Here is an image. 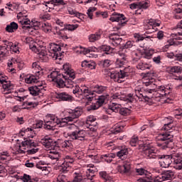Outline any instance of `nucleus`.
<instances>
[{
  "label": "nucleus",
  "instance_id": "f257e3e1",
  "mask_svg": "<svg viewBox=\"0 0 182 182\" xmlns=\"http://www.w3.org/2000/svg\"><path fill=\"white\" fill-rule=\"evenodd\" d=\"M171 93V87L163 85L158 86L153 80L143 81V86L135 87V96L139 102H149L150 99L158 97H167Z\"/></svg>",
  "mask_w": 182,
  "mask_h": 182
},
{
  "label": "nucleus",
  "instance_id": "f03ea898",
  "mask_svg": "<svg viewBox=\"0 0 182 182\" xmlns=\"http://www.w3.org/2000/svg\"><path fill=\"white\" fill-rule=\"evenodd\" d=\"M63 77L65 80V87L68 89H73V93L76 97H80V96H86V99L88 102H92L95 97L93 93L89 89V87L86 85L79 86L75 84L73 79L76 78V73L75 70L72 69V66L70 63H65L63 65Z\"/></svg>",
  "mask_w": 182,
  "mask_h": 182
},
{
  "label": "nucleus",
  "instance_id": "7ed1b4c3",
  "mask_svg": "<svg viewBox=\"0 0 182 182\" xmlns=\"http://www.w3.org/2000/svg\"><path fill=\"white\" fill-rule=\"evenodd\" d=\"M82 109L77 107L75 109H71L68 112V115L64 118L59 119L55 114H47L44 118L43 128L46 130H54L56 126L58 127H65L68 126V122H77V119H79L82 116Z\"/></svg>",
  "mask_w": 182,
  "mask_h": 182
},
{
  "label": "nucleus",
  "instance_id": "20e7f679",
  "mask_svg": "<svg viewBox=\"0 0 182 182\" xmlns=\"http://www.w3.org/2000/svg\"><path fill=\"white\" fill-rule=\"evenodd\" d=\"M41 143L49 151L48 158L50 159L54 163H57L60 159V153L58 151L59 147L67 149V150H72L73 144L70 140L58 139L53 141L49 136H44Z\"/></svg>",
  "mask_w": 182,
  "mask_h": 182
},
{
  "label": "nucleus",
  "instance_id": "39448f33",
  "mask_svg": "<svg viewBox=\"0 0 182 182\" xmlns=\"http://www.w3.org/2000/svg\"><path fill=\"white\" fill-rule=\"evenodd\" d=\"M162 129L166 132L159 134L156 139L157 146L164 150L166 149H170L171 148V146H173V139L174 137V135H173V130H174L173 120L171 119L169 122L164 124Z\"/></svg>",
  "mask_w": 182,
  "mask_h": 182
},
{
  "label": "nucleus",
  "instance_id": "423d86ee",
  "mask_svg": "<svg viewBox=\"0 0 182 182\" xmlns=\"http://www.w3.org/2000/svg\"><path fill=\"white\" fill-rule=\"evenodd\" d=\"M6 46H0V60H4L9 55V50H8V46L10 47L11 50L14 53H19V49H21V44L18 42L14 43L8 41H4Z\"/></svg>",
  "mask_w": 182,
  "mask_h": 182
},
{
  "label": "nucleus",
  "instance_id": "0eeeda50",
  "mask_svg": "<svg viewBox=\"0 0 182 182\" xmlns=\"http://www.w3.org/2000/svg\"><path fill=\"white\" fill-rule=\"evenodd\" d=\"M38 143L35 142L33 139H27L23 141L21 143V145L18 146V153L25 154L27 153L28 155L29 154H35L39 151V149H38ZM26 149H31L25 151Z\"/></svg>",
  "mask_w": 182,
  "mask_h": 182
},
{
  "label": "nucleus",
  "instance_id": "6e6552de",
  "mask_svg": "<svg viewBox=\"0 0 182 182\" xmlns=\"http://www.w3.org/2000/svg\"><path fill=\"white\" fill-rule=\"evenodd\" d=\"M141 137L144 146L143 151L146 157H148V159H156L157 160H159L160 157L161 156H160V152L159 151V150L153 146H149L150 142L146 136Z\"/></svg>",
  "mask_w": 182,
  "mask_h": 182
},
{
  "label": "nucleus",
  "instance_id": "1a4fd4ad",
  "mask_svg": "<svg viewBox=\"0 0 182 182\" xmlns=\"http://www.w3.org/2000/svg\"><path fill=\"white\" fill-rule=\"evenodd\" d=\"M107 76L112 79L114 82L122 83V82H124V77H127V76H129V73L127 69L124 70H120L119 71L112 70L108 72Z\"/></svg>",
  "mask_w": 182,
  "mask_h": 182
},
{
  "label": "nucleus",
  "instance_id": "9d476101",
  "mask_svg": "<svg viewBox=\"0 0 182 182\" xmlns=\"http://www.w3.org/2000/svg\"><path fill=\"white\" fill-rule=\"evenodd\" d=\"M63 74L61 75L60 73L58 71H53L48 75V77L50 82H54L55 83L56 87L62 89L66 86L65 81L62 80V77H63Z\"/></svg>",
  "mask_w": 182,
  "mask_h": 182
},
{
  "label": "nucleus",
  "instance_id": "9b49d317",
  "mask_svg": "<svg viewBox=\"0 0 182 182\" xmlns=\"http://www.w3.org/2000/svg\"><path fill=\"white\" fill-rule=\"evenodd\" d=\"M61 49L60 45L55 43H50L48 46V57L50 56L53 59H55V60H57V59L60 60V59H62V53H60Z\"/></svg>",
  "mask_w": 182,
  "mask_h": 182
},
{
  "label": "nucleus",
  "instance_id": "f8f14e48",
  "mask_svg": "<svg viewBox=\"0 0 182 182\" xmlns=\"http://www.w3.org/2000/svg\"><path fill=\"white\" fill-rule=\"evenodd\" d=\"M107 100H109V95L99 96L97 101L87 107L88 112H90V110H97L99 107L103 106L104 103H107Z\"/></svg>",
  "mask_w": 182,
  "mask_h": 182
},
{
  "label": "nucleus",
  "instance_id": "ddd939ff",
  "mask_svg": "<svg viewBox=\"0 0 182 182\" xmlns=\"http://www.w3.org/2000/svg\"><path fill=\"white\" fill-rule=\"evenodd\" d=\"M68 136L71 140H79L80 141H83V140H85V137H86V131L77 128L76 130L68 133Z\"/></svg>",
  "mask_w": 182,
  "mask_h": 182
},
{
  "label": "nucleus",
  "instance_id": "4468645a",
  "mask_svg": "<svg viewBox=\"0 0 182 182\" xmlns=\"http://www.w3.org/2000/svg\"><path fill=\"white\" fill-rule=\"evenodd\" d=\"M30 49L35 53H37L38 58L43 62H48L49 60V55H48V51H46L45 48H41L36 47V46H33L32 47H30Z\"/></svg>",
  "mask_w": 182,
  "mask_h": 182
},
{
  "label": "nucleus",
  "instance_id": "2eb2a0df",
  "mask_svg": "<svg viewBox=\"0 0 182 182\" xmlns=\"http://www.w3.org/2000/svg\"><path fill=\"white\" fill-rule=\"evenodd\" d=\"M112 97V100H117V102H119V100H124V102H129V103H132L134 99H136L134 98L136 97V91H134V94H129L127 97L117 92L114 94Z\"/></svg>",
  "mask_w": 182,
  "mask_h": 182
},
{
  "label": "nucleus",
  "instance_id": "dca6fc26",
  "mask_svg": "<svg viewBox=\"0 0 182 182\" xmlns=\"http://www.w3.org/2000/svg\"><path fill=\"white\" fill-rule=\"evenodd\" d=\"M118 171H119L121 174L129 176L132 171V163H130V160L127 159L123 162L122 166H119Z\"/></svg>",
  "mask_w": 182,
  "mask_h": 182
},
{
  "label": "nucleus",
  "instance_id": "f3484780",
  "mask_svg": "<svg viewBox=\"0 0 182 182\" xmlns=\"http://www.w3.org/2000/svg\"><path fill=\"white\" fill-rule=\"evenodd\" d=\"M78 52H80V55H85L87 58H97V54L93 53L97 52V48L95 46L81 48Z\"/></svg>",
  "mask_w": 182,
  "mask_h": 182
},
{
  "label": "nucleus",
  "instance_id": "a211bd4d",
  "mask_svg": "<svg viewBox=\"0 0 182 182\" xmlns=\"http://www.w3.org/2000/svg\"><path fill=\"white\" fill-rule=\"evenodd\" d=\"M109 20L112 22H119V25H121V26H124L126 22H127L124 15L120 14L119 13H114L110 17Z\"/></svg>",
  "mask_w": 182,
  "mask_h": 182
},
{
  "label": "nucleus",
  "instance_id": "6ab92c4d",
  "mask_svg": "<svg viewBox=\"0 0 182 182\" xmlns=\"http://www.w3.org/2000/svg\"><path fill=\"white\" fill-rule=\"evenodd\" d=\"M8 77L2 74V72H0V84L2 85L3 89L4 90H12L14 89V85H11V81H7Z\"/></svg>",
  "mask_w": 182,
  "mask_h": 182
},
{
  "label": "nucleus",
  "instance_id": "aec40b11",
  "mask_svg": "<svg viewBox=\"0 0 182 182\" xmlns=\"http://www.w3.org/2000/svg\"><path fill=\"white\" fill-rule=\"evenodd\" d=\"M42 90H43L42 83H37L36 85L28 87L30 94H31L32 96H38V97L41 93H42Z\"/></svg>",
  "mask_w": 182,
  "mask_h": 182
},
{
  "label": "nucleus",
  "instance_id": "412c9836",
  "mask_svg": "<svg viewBox=\"0 0 182 182\" xmlns=\"http://www.w3.org/2000/svg\"><path fill=\"white\" fill-rule=\"evenodd\" d=\"M21 136H26L27 138L24 139V141L26 140H31V139H33L36 136V133L32 128H23L20 132Z\"/></svg>",
  "mask_w": 182,
  "mask_h": 182
},
{
  "label": "nucleus",
  "instance_id": "4be33fe9",
  "mask_svg": "<svg viewBox=\"0 0 182 182\" xmlns=\"http://www.w3.org/2000/svg\"><path fill=\"white\" fill-rule=\"evenodd\" d=\"M55 97L58 102H72V95L65 92L56 93Z\"/></svg>",
  "mask_w": 182,
  "mask_h": 182
},
{
  "label": "nucleus",
  "instance_id": "5701e85b",
  "mask_svg": "<svg viewBox=\"0 0 182 182\" xmlns=\"http://www.w3.org/2000/svg\"><path fill=\"white\" fill-rule=\"evenodd\" d=\"M102 35H103V31H102V29H99L97 32L88 36V41L91 43L97 42V41H100V39H102Z\"/></svg>",
  "mask_w": 182,
  "mask_h": 182
},
{
  "label": "nucleus",
  "instance_id": "b1692460",
  "mask_svg": "<svg viewBox=\"0 0 182 182\" xmlns=\"http://www.w3.org/2000/svg\"><path fill=\"white\" fill-rule=\"evenodd\" d=\"M73 182H82L85 180V174H83V171L75 170L73 171Z\"/></svg>",
  "mask_w": 182,
  "mask_h": 182
},
{
  "label": "nucleus",
  "instance_id": "393cba45",
  "mask_svg": "<svg viewBox=\"0 0 182 182\" xmlns=\"http://www.w3.org/2000/svg\"><path fill=\"white\" fill-rule=\"evenodd\" d=\"M33 73L37 76V77H42L43 75V70L41 65H39V63H33L32 64Z\"/></svg>",
  "mask_w": 182,
  "mask_h": 182
},
{
  "label": "nucleus",
  "instance_id": "a878e982",
  "mask_svg": "<svg viewBox=\"0 0 182 182\" xmlns=\"http://www.w3.org/2000/svg\"><path fill=\"white\" fill-rule=\"evenodd\" d=\"M135 171L137 176H145L146 178H148L149 180H153V175L143 168H136Z\"/></svg>",
  "mask_w": 182,
  "mask_h": 182
},
{
  "label": "nucleus",
  "instance_id": "bb28decb",
  "mask_svg": "<svg viewBox=\"0 0 182 182\" xmlns=\"http://www.w3.org/2000/svg\"><path fill=\"white\" fill-rule=\"evenodd\" d=\"M87 174H86V177L87 178H88V180H92V178H93V177H95V172L96 171V166H95V165L93 164H88L87 166Z\"/></svg>",
  "mask_w": 182,
  "mask_h": 182
},
{
  "label": "nucleus",
  "instance_id": "cd10ccee",
  "mask_svg": "<svg viewBox=\"0 0 182 182\" xmlns=\"http://www.w3.org/2000/svg\"><path fill=\"white\" fill-rule=\"evenodd\" d=\"M120 107H122L120 104L117 102H110V104L108 105L107 112L109 113V112H114V113H119Z\"/></svg>",
  "mask_w": 182,
  "mask_h": 182
},
{
  "label": "nucleus",
  "instance_id": "c85d7f7f",
  "mask_svg": "<svg viewBox=\"0 0 182 182\" xmlns=\"http://www.w3.org/2000/svg\"><path fill=\"white\" fill-rule=\"evenodd\" d=\"M161 23V21L159 20L150 18L146 23V26H148L146 29H154V28H157V26H160Z\"/></svg>",
  "mask_w": 182,
  "mask_h": 182
},
{
  "label": "nucleus",
  "instance_id": "c756f323",
  "mask_svg": "<svg viewBox=\"0 0 182 182\" xmlns=\"http://www.w3.org/2000/svg\"><path fill=\"white\" fill-rule=\"evenodd\" d=\"M129 154V149L126 146H121L119 151L117 152V156L121 160H124V156Z\"/></svg>",
  "mask_w": 182,
  "mask_h": 182
},
{
  "label": "nucleus",
  "instance_id": "7c9ffc66",
  "mask_svg": "<svg viewBox=\"0 0 182 182\" xmlns=\"http://www.w3.org/2000/svg\"><path fill=\"white\" fill-rule=\"evenodd\" d=\"M109 40L112 41V44L114 46H117L122 43V38H120L119 36L116 35V33L111 34L109 36Z\"/></svg>",
  "mask_w": 182,
  "mask_h": 182
},
{
  "label": "nucleus",
  "instance_id": "2f4dec72",
  "mask_svg": "<svg viewBox=\"0 0 182 182\" xmlns=\"http://www.w3.org/2000/svg\"><path fill=\"white\" fill-rule=\"evenodd\" d=\"M118 55L119 56V59L127 61L129 59V49L123 48L118 51Z\"/></svg>",
  "mask_w": 182,
  "mask_h": 182
},
{
  "label": "nucleus",
  "instance_id": "473e14b6",
  "mask_svg": "<svg viewBox=\"0 0 182 182\" xmlns=\"http://www.w3.org/2000/svg\"><path fill=\"white\" fill-rule=\"evenodd\" d=\"M100 49L105 52V55H109V56H114V53H113V48L109 46L103 45L100 47Z\"/></svg>",
  "mask_w": 182,
  "mask_h": 182
},
{
  "label": "nucleus",
  "instance_id": "72a5a7b5",
  "mask_svg": "<svg viewBox=\"0 0 182 182\" xmlns=\"http://www.w3.org/2000/svg\"><path fill=\"white\" fill-rule=\"evenodd\" d=\"M85 123L87 126H92V127H96V126H97V122H96V117H95L93 115L88 116Z\"/></svg>",
  "mask_w": 182,
  "mask_h": 182
},
{
  "label": "nucleus",
  "instance_id": "f704fd0d",
  "mask_svg": "<svg viewBox=\"0 0 182 182\" xmlns=\"http://www.w3.org/2000/svg\"><path fill=\"white\" fill-rule=\"evenodd\" d=\"M161 175L162 176V178H164V181H166L167 180H171L174 177V172L172 171H165Z\"/></svg>",
  "mask_w": 182,
  "mask_h": 182
},
{
  "label": "nucleus",
  "instance_id": "c9c22d12",
  "mask_svg": "<svg viewBox=\"0 0 182 182\" xmlns=\"http://www.w3.org/2000/svg\"><path fill=\"white\" fill-rule=\"evenodd\" d=\"M100 177L102 178L105 182H113V178L107 173V172L102 171L99 173Z\"/></svg>",
  "mask_w": 182,
  "mask_h": 182
},
{
  "label": "nucleus",
  "instance_id": "e433bc0d",
  "mask_svg": "<svg viewBox=\"0 0 182 182\" xmlns=\"http://www.w3.org/2000/svg\"><path fill=\"white\" fill-rule=\"evenodd\" d=\"M25 82L26 83L28 84H31V83H39V77H38V76H36V75H30V76H27L25 78Z\"/></svg>",
  "mask_w": 182,
  "mask_h": 182
},
{
  "label": "nucleus",
  "instance_id": "4c0bfd02",
  "mask_svg": "<svg viewBox=\"0 0 182 182\" xmlns=\"http://www.w3.org/2000/svg\"><path fill=\"white\" fill-rule=\"evenodd\" d=\"M18 28V23L13 21L9 25H7V26L6 27V31L7 32H9L10 33H12L15 32V31H16Z\"/></svg>",
  "mask_w": 182,
  "mask_h": 182
},
{
  "label": "nucleus",
  "instance_id": "58836bf2",
  "mask_svg": "<svg viewBox=\"0 0 182 182\" xmlns=\"http://www.w3.org/2000/svg\"><path fill=\"white\" fill-rule=\"evenodd\" d=\"M82 68H88V69H95L96 63L92 61L84 60L81 64Z\"/></svg>",
  "mask_w": 182,
  "mask_h": 182
},
{
  "label": "nucleus",
  "instance_id": "ea45409f",
  "mask_svg": "<svg viewBox=\"0 0 182 182\" xmlns=\"http://www.w3.org/2000/svg\"><path fill=\"white\" fill-rule=\"evenodd\" d=\"M115 157V154H107L102 155V159L104 161H106L107 163H112V161H113V159H114Z\"/></svg>",
  "mask_w": 182,
  "mask_h": 182
},
{
  "label": "nucleus",
  "instance_id": "a19ab883",
  "mask_svg": "<svg viewBox=\"0 0 182 182\" xmlns=\"http://www.w3.org/2000/svg\"><path fill=\"white\" fill-rule=\"evenodd\" d=\"M41 28L46 33H50L52 32V26L49 23H42Z\"/></svg>",
  "mask_w": 182,
  "mask_h": 182
},
{
  "label": "nucleus",
  "instance_id": "79ce46f5",
  "mask_svg": "<svg viewBox=\"0 0 182 182\" xmlns=\"http://www.w3.org/2000/svg\"><path fill=\"white\" fill-rule=\"evenodd\" d=\"M176 26H177V29L182 30V20L179 23H178ZM172 36L175 38V39H178V40L182 39V37H180V36H182V31L178 32L177 33H173Z\"/></svg>",
  "mask_w": 182,
  "mask_h": 182
},
{
  "label": "nucleus",
  "instance_id": "37998d69",
  "mask_svg": "<svg viewBox=\"0 0 182 182\" xmlns=\"http://www.w3.org/2000/svg\"><path fill=\"white\" fill-rule=\"evenodd\" d=\"M136 69L140 70H146V69H151V65L149 63L139 62V64L136 65Z\"/></svg>",
  "mask_w": 182,
  "mask_h": 182
},
{
  "label": "nucleus",
  "instance_id": "c03bdc74",
  "mask_svg": "<svg viewBox=\"0 0 182 182\" xmlns=\"http://www.w3.org/2000/svg\"><path fill=\"white\" fill-rule=\"evenodd\" d=\"M70 167H72L71 165L64 161L60 166V171L61 173H68L70 170Z\"/></svg>",
  "mask_w": 182,
  "mask_h": 182
},
{
  "label": "nucleus",
  "instance_id": "a18cd8bd",
  "mask_svg": "<svg viewBox=\"0 0 182 182\" xmlns=\"http://www.w3.org/2000/svg\"><path fill=\"white\" fill-rule=\"evenodd\" d=\"M41 26H42V23L36 20H33L31 21L30 29L32 28V29H35V31H38V29H39V28H41Z\"/></svg>",
  "mask_w": 182,
  "mask_h": 182
},
{
  "label": "nucleus",
  "instance_id": "49530a36",
  "mask_svg": "<svg viewBox=\"0 0 182 182\" xmlns=\"http://www.w3.org/2000/svg\"><path fill=\"white\" fill-rule=\"evenodd\" d=\"M123 129H124V126H123L120 124H117L114 125V127H113L112 133L114 134H117L120 133L121 132H123Z\"/></svg>",
  "mask_w": 182,
  "mask_h": 182
},
{
  "label": "nucleus",
  "instance_id": "de8ad7c7",
  "mask_svg": "<svg viewBox=\"0 0 182 182\" xmlns=\"http://www.w3.org/2000/svg\"><path fill=\"white\" fill-rule=\"evenodd\" d=\"M39 105L38 102H28L26 101L23 102V106H25L24 109H29V107H36Z\"/></svg>",
  "mask_w": 182,
  "mask_h": 182
},
{
  "label": "nucleus",
  "instance_id": "09e8293b",
  "mask_svg": "<svg viewBox=\"0 0 182 182\" xmlns=\"http://www.w3.org/2000/svg\"><path fill=\"white\" fill-rule=\"evenodd\" d=\"M106 89H107V87L105 86L97 85L94 87V92H95V93H98V95H100L105 92Z\"/></svg>",
  "mask_w": 182,
  "mask_h": 182
},
{
  "label": "nucleus",
  "instance_id": "8fccbe9b",
  "mask_svg": "<svg viewBox=\"0 0 182 182\" xmlns=\"http://www.w3.org/2000/svg\"><path fill=\"white\" fill-rule=\"evenodd\" d=\"M77 28H79V25L77 24H64V29L66 31H75Z\"/></svg>",
  "mask_w": 182,
  "mask_h": 182
},
{
  "label": "nucleus",
  "instance_id": "3c124183",
  "mask_svg": "<svg viewBox=\"0 0 182 182\" xmlns=\"http://www.w3.org/2000/svg\"><path fill=\"white\" fill-rule=\"evenodd\" d=\"M139 9H147L150 6V1H139Z\"/></svg>",
  "mask_w": 182,
  "mask_h": 182
},
{
  "label": "nucleus",
  "instance_id": "603ef678",
  "mask_svg": "<svg viewBox=\"0 0 182 182\" xmlns=\"http://www.w3.org/2000/svg\"><path fill=\"white\" fill-rule=\"evenodd\" d=\"M127 63V60H124L122 58H117L115 62V66L116 68H122V66H124Z\"/></svg>",
  "mask_w": 182,
  "mask_h": 182
},
{
  "label": "nucleus",
  "instance_id": "864d4df0",
  "mask_svg": "<svg viewBox=\"0 0 182 182\" xmlns=\"http://www.w3.org/2000/svg\"><path fill=\"white\" fill-rule=\"evenodd\" d=\"M64 162L72 166L73 163H75V159H73V156L70 155H66L64 157Z\"/></svg>",
  "mask_w": 182,
  "mask_h": 182
},
{
  "label": "nucleus",
  "instance_id": "5fc2aeb1",
  "mask_svg": "<svg viewBox=\"0 0 182 182\" xmlns=\"http://www.w3.org/2000/svg\"><path fill=\"white\" fill-rule=\"evenodd\" d=\"M118 112L122 116H128V114H130V109H129L128 108H122L121 107Z\"/></svg>",
  "mask_w": 182,
  "mask_h": 182
},
{
  "label": "nucleus",
  "instance_id": "6e6d98bb",
  "mask_svg": "<svg viewBox=\"0 0 182 182\" xmlns=\"http://www.w3.org/2000/svg\"><path fill=\"white\" fill-rule=\"evenodd\" d=\"M8 157H9V154L8 151H1L0 153V163H2V161L6 160Z\"/></svg>",
  "mask_w": 182,
  "mask_h": 182
},
{
  "label": "nucleus",
  "instance_id": "4d7b16f0",
  "mask_svg": "<svg viewBox=\"0 0 182 182\" xmlns=\"http://www.w3.org/2000/svg\"><path fill=\"white\" fill-rule=\"evenodd\" d=\"M168 70H169L170 73H180L181 72V67L173 66L170 68Z\"/></svg>",
  "mask_w": 182,
  "mask_h": 182
},
{
  "label": "nucleus",
  "instance_id": "13d9d810",
  "mask_svg": "<svg viewBox=\"0 0 182 182\" xmlns=\"http://www.w3.org/2000/svg\"><path fill=\"white\" fill-rule=\"evenodd\" d=\"M57 182H69V181H68L66 175L60 174L57 177Z\"/></svg>",
  "mask_w": 182,
  "mask_h": 182
},
{
  "label": "nucleus",
  "instance_id": "bf43d9fd",
  "mask_svg": "<svg viewBox=\"0 0 182 182\" xmlns=\"http://www.w3.org/2000/svg\"><path fill=\"white\" fill-rule=\"evenodd\" d=\"M134 38L135 42H141V41H144L145 36H143L142 35H140V33H134Z\"/></svg>",
  "mask_w": 182,
  "mask_h": 182
},
{
  "label": "nucleus",
  "instance_id": "052dcab7",
  "mask_svg": "<svg viewBox=\"0 0 182 182\" xmlns=\"http://www.w3.org/2000/svg\"><path fill=\"white\" fill-rule=\"evenodd\" d=\"M95 11H96V7H90L88 9L87 15H88L90 19H93V12H95Z\"/></svg>",
  "mask_w": 182,
  "mask_h": 182
},
{
  "label": "nucleus",
  "instance_id": "680f3d73",
  "mask_svg": "<svg viewBox=\"0 0 182 182\" xmlns=\"http://www.w3.org/2000/svg\"><path fill=\"white\" fill-rule=\"evenodd\" d=\"M22 181L23 182H33L32 181V178L31 176L24 173L23 177L21 178Z\"/></svg>",
  "mask_w": 182,
  "mask_h": 182
},
{
  "label": "nucleus",
  "instance_id": "e2e57ef3",
  "mask_svg": "<svg viewBox=\"0 0 182 182\" xmlns=\"http://www.w3.org/2000/svg\"><path fill=\"white\" fill-rule=\"evenodd\" d=\"M101 63L103 66V68H109L112 65V60L109 59H105L102 61H101Z\"/></svg>",
  "mask_w": 182,
  "mask_h": 182
},
{
  "label": "nucleus",
  "instance_id": "0e129e2a",
  "mask_svg": "<svg viewBox=\"0 0 182 182\" xmlns=\"http://www.w3.org/2000/svg\"><path fill=\"white\" fill-rule=\"evenodd\" d=\"M21 24L22 25H26V26H23V28H26V29H31V21L29 20H23L21 21Z\"/></svg>",
  "mask_w": 182,
  "mask_h": 182
},
{
  "label": "nucleus",
  "instance_id": "69168bd1",
  "mask_svg": "<svg viewBox=\"0 0 182 182\" xmlns=\"http://www.w3.org/2000/svg\"><path fill=\"white\" fill-rule=\"evenodd\" d=\"M136 44H134V41H127L125 45L124 49H129L130 48H133V46H135Z\"/></svg>",
  "mask_w": 182,
  "mask_h": 182
},
{
  "label": "nucleus",
  "instance_id": "338daca9",
  "mask_svg": "<svg viewBox=\"0 0 182 182\" xmlns=\"http://www.w3.org/2000/svg\"><path fill=\"white\" fill-rule=\"evenodd\" d=\"M39 18L42 19V21H48L50 19V15L48 13H44L43 14H40Z\"/></svg>",
  "mask_w": 182,
  "mask_h": 182
},
{
  "label": "nucleus",
  "instance_id": "774afa93",
  "mask_svg": "<svg viewBox=\"0 0 182 182\" xmlns=\"http://www.w3.org/2000/svg\"><path fill=\"white\" fill-rule=\"evenodd\" d=\"M152 180H154V182H163V181H164V179L163 178L161 174H159L157 176H152Z\"/></svg>",
  "mask_w": 182,
  "mask_h": 182
}]
</instances>
